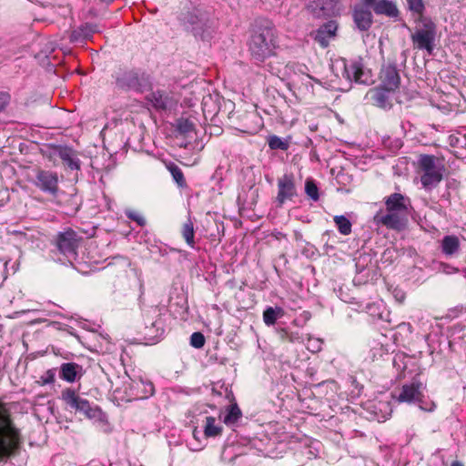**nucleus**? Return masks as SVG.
<instances>
[{
    "label": "nucleus",
    "instance_id": "1",
    "mask_svg": "<svg viewBox=\"0 0 466 466\" xmlns=\"http://www.w3.org/2000/svg\"><path fill=\"white\" fill-rule=\"evenodd\" d=\"M384 204L386 213L378 212L374 216V221L390 229H403L409 215L410 198L400 193H393L384 198Z\"/></svg>",
    "mask_w": 466,
    "mask_h": 466
},
{
    "label": "nucleus",
    "instance_id": "2",
    "mask_svg": "<svg viewBox=\"0 0 466 466\" xmlns=\"http://www.w3.org/2000/svg\"><path fill=\"white\" fill-rule=\"evenodd\" d=\"M277 48L276 29L270 23H266L254 31L249 41V51L253 58L264 61L274 56Z\"/></svg>",
    "mask_w": 466,
    "mask_h": 466
},
{
    "label": "nucleus",
    "instance_id": "3",
    "mask_svg": "<svg viewBox=\"0 0 466 466\" xmlns=\"http://www.w3.org/2000/svg\"><path fill=\"white\" fill-rule=\"evenodd\" d=\"M20 443V431L15 426L5 404L0 401V461L11 456Z\"/></svg>",
    "mask_w": 466,
    "mask_h": 466
},
{
    "label": "nucleus",
    "instance_id": "4",
    "mask_svg": "<svg viewBox=\"0 0 466 466\" xmlns=\"http://www.w3.org/2000/svg\"><path fill=\"white\" fill-rule=\"evenodd\" d=\"M184 25L196 38L208 40L215 33V22L210 15L200 8H194L184 16Z\"/></svg>",
    "mask_w": 466,
    "mask_h": 466
},
{
    "label": "nucleus",
    "instance_id": "5",
    "mask_svg": "<svg viewBox=\"0 0 466 466\" xmlns=\"http://www.w3.org/2000/svg\"><path fill=\"white\" fill-rule=\"evenodd\" d=\"M418 165L422 172L420 183L426 189H431L439 185L442 180L445 167L441 159L433 155H420Z\"/></svg>",
    "mask_w": 466,
    "mask_h": 466
},
{
    "label": "nucleus",
    "instance_id": "6",
    "mask_svg": "<svg viewBox=\"0 0 466 466\" xmlns=\"http://www.w3.org/2000/svg\"><path fill=\"white\" fill-rule=\"evenodd\" d=\"M436 35V25L431 19H423L422 25L416 28L410 36L413 47L425 50L431 55L435 46Z\"/></svg>",
    "mask_w": 466,
    "mask_h": 466
},
{
    "label": "nucleus",
    "instance_id": "7",
    "mask_svg": "<svg viewBox=\"0 0 466 466\" xmlns=\"http://www.w3.org/2000/svg\"><path fill=\"white\" fill-rule=\"evenodd\" d=\"M79 239L73 230L60 233L56 238V248L58 252L65 257V260L58 258L63 264L69 263L73 265L77 258L76 249Z\"/></svg>",
    "mask_w": 466,
    "mask_h": 466
},
{
    "label": "nucleus",
    "instance_id": "8",
    "mask_svg": "<svg viewBox=\"0 0 466 466\" xmlns=\"http://www.w3.org/2000/svg\"><path fill=\"white\" fill-rule=\"evenodd\" d=\"M145 336L148 339H159L165 332V322L162 319L161 309L153 306L148 308L144 314Z\"/></svg>",
    "mask_w": 466,
    "mask_h": 466
},
{
    "label": "nucleus",
    "instance_id": "9",
    "mask_svg": "<svg viewBox=\"0 0 466 466\" xmlns=\"http://www.w3.org/2000/svg\"><path fill=\"white\" fill-rule=\"evenodd\" d=\"M343 76L350 82L370 85L373 83L371 72L364 67L361 59L343 61Z\"/></svg>",
    "mask_w": 466,
    "mask_h": 466
},
{
    "label": "nucleus",
    "instance_id": "10",
    "mask_svg": "<svg viewBox=\"0 0 466 466\" xmlns=\"http://www.w3.org/2000/svg\"><path fill=\"white\" fill-rule=\"evenodd\" d=\"M61 399L70 409L81 412L88 418L95 416L89 401L80 397L75 390L65 389L61 393Z\"/></svg>",
    "mask_w": 466,
    "mask_h": 466
},
{
    "label": "nucleus",
    "instance_id": "11",
    "mask_svg": "<svg viewBox=\"0 0 466 466\" xmlns=\"http://www.w3.org/2000/svg\"><path fill=\"white\" fill-rule=\"evenodd\" d=\"M58 182V176L56 172L39 169L36 172L34 184L42 192L56 197L59 191Z\"/></svg>",
    "mask_w": 466,
    "mask_h": 466
},
{
    "label": "nucleus",
    "instance_id": "12",
    "mask_svg": "<svg viewBox=\"0 0 466 466\" xmlns=\"http://www.w3.org/2000/svg\"><path fill=\"white\" fill-rule=\"evenodd\" d=\"M425 387L422 382L414 380L404 384L398 396H394L398 402L414 403L420 402L423 398Z\"/></svg>",
    "mask_w": 466,
    "mask_h": 466
},
{
    "label": "nucleus",
    "instance_id": "13",
    "mask_svg": "<svg viewBox=\"0 0 466 466\" xmlns=\"http://www.w3.org/2000/svg\"><path fill=\"white\" fill-rule=\"evenodd\" d=\"M48 157L50 159L59 157L63 163L72 170H78L80 168V161L77 158L76 152L68 147H51Z\"/></svg>",
    "mask_w": 466,
    "mask_h": 466
},
{
    "label": "nucleus",
    "instance_id": "14",
    "mask_svg": "<svg viewBox=\"0 0 466 466\" xmlns=\"http://www.w3.org/2000/svg\"><path fill=\"white\" fill-rule=\"evenodd\" d=\"M297 195L294 177L291 174H285L278 180L277 201L282 206L286 200H290Z\"/></svg>",
    "mask_w": 466,
    "mask_h": 466
},
{
    "label": "nucleus",
    "instance_id": "15",
    "mask_svg": "<svg viewBox=\"0 0 466 466\" xmlns=\"http://www.w3.org/2000/svg\"><path fill=\"white\" fill-rule=\"evenodd\" d=\"M367 6L373 8L376 15H384L396 18L399 15V9L395 3L390 0H360Z\"/></svg>",
    "mask_w": 466,
    "mask_h": 466
},
{
    "label": "nucleus",
    "instance_id": "16",
    "mask_svg": "<svg viewBox=\"0 0 466 466\" xmlns=\"http://www.w3.org/2000/svg\"><path fill=\"white\" fill-rule=\"evenodd\" d=\"M370 7L361 3V5H356L353 8V20L357 28L360 31L369 30L372 25L373 17Z\"/></svg>",
    "mask_w": 466,
    "mask_h": 466
},
{
    "label": "nucleus",
    "instance_id": "17",
    "mask_svg": "<svg viewBox=\"0 0 466 466\" xmlns=\"http://www.w3.org/2000/svg\"><path fill=\"white\" fill-rule=\"evenodd\" d=\"M380 81L381 84L380 86L384 89H388V91L396 90L400 82V77L396 66L390 65L383 66L380 71Z\"/></svg>",
    "mask_w": 466,
    "mask_h": 466
},
{
    "label": "nucleus",
    "instance_id": "18",
    "mask_svg": "<svg viewBox=\"0 0 466 466\" xmlns=\"http://www.w3.org/2000/svg\"><path fill=\"white\" fill-rule=\"evenodd\" d=\"M307 8L314 17L320 18L331 15L335 5L333 0H310Z\"/></svg>",
    "mask_w": 466,
    "mask_h": 466
},
{
    "label": "nucleus",
    "instance_id": "19",
    "mask_svg": "<svg viewBox=\"0 0 466 466\" xmlns=\"http://www.w3.org/2000/svg\"><path fill=\"white\" fill-rule=\"evenodd\" d=\"M391 91H388V89H384L381 86L371 88L368 94L367 97L378 107L380 108H390L391 106L390 101V93Z\"/></svg>",
    "mask_w": 466,
    "mask_h": 466
},
{
    "label": "nucleus",
    "instance_id": "20",
    "mask_svg": "<svg viewBox=\"0 0 466 466\" xmlns=\"http://www.w3.org/2000/svg\"><path fill=\"white\" fill-rule=\"evenodd\" d=\"M337 29V23L335 21H329L317 30L315 40L319 43L322 47H326L329 40L335 36Z\"/></svg>",
    "mask_w": 466,
    "mask_h": 466
},
{
    "label": "nucleus",
    "instance_id": "21",
    "mask_svg": "<svg viewBox=\"0 0 466 466\" xmlns=\"http://www.w3.org/2000/svg\"><path fill=\"white\" fill-rule=\"evenodd\" d=\"M83 373L81 365L75 362L63 363L60 367V378L67 382H75Z\"/></svg>",
    "mask_w": 466,
    "mask_h": 466
},
{
    "label": "nucleus",
    "instance_id": "22",
    "mask_svg": "<svg viewBox=\"0 0 466 466\" xmlns=\"http://www.w3.org/2000/svg\"><path fill=\"white\" fill-rule=\"evenodd\" d=\"M116 85L121 88H137L139 86V78L134 71H125L116 76Z\"/></svg>",
    "mask_w": 466,
    "mask_h": 466
},
{
    "label": "nucleus",
    "instance_id": "23",
    "mask_svg": "<svg viewBox=\"0 0 466 466\" xmlns=\"http://www.w3.org/2000/svg\"><path fill=\"white\" fill-rule=\"evenodd\" d=\"M204 435L207 438H215L221 435L223 428L221 423L212 416H207L204 424Z\"/></svg>",
    "mask_w": 466,
    "mask_h": 466
},
{
    "label": "nucleus",
    "instance_id": "24",
    "mask_svg": "<svg viewBox=\"0 0 466 466\" xmlns=\"http://www.w3.org/2000/svg\"><path fill=\"white\" fill-rule=\"evenodd\" d=\"M460 240L454 235L445 236L441 240V251L446 256H452L459 251Z\"/></svg>",
    "mask_w": 466,
    "mask_h": 466
},
{
    "label": "nucleus",
    "instance_id": "25",
    "mask_svg": "<svg viewBox=\"0 0 466 466\" xmlns=\"http://www.w3.org/2000/svg\"><path fill=\"white\" fill-rule=\"evenodd\" d=\"M98 31L99 30L96 25L85 24L71 34V40L77 41L79 38L89 39L95 33H97Z\"/></svg>",
    "mask_w": 466,
    "mask_h": 466
},
{
    "label": "nucleus",
    "instance_id": "26",
    "mask_svg": "<svg viewBox=\"0 0 466 466\" xmlns=\"http://www.w3.org/2000/svg\"><path fill=\"white\" fill-rule=\"evenodd\" d=\"M149 100L157 109H167L172 104L170 97L164 91H156L150 95Z\"/></svg>",
    "mask_w": 466,
    "mask_h": 466
},
{
    "label": "nucleus",
    "instance_id": "27",
    "mask_svg": "<svg viewBox=\"0 0 466 466\" xmlns=\"http://www.w3.org/2000/svg\"><path fill=\"white\" fill-rule=\"evenodd\" d=\"M242 417V412L237 403L231 404L227 408L223 422L228 426L235 425Z\"/></svg>",
    "mask_w": 466,
    "mask_h": 466
},
{
    "label": "nucleus",
    "instance_id": "28",
    "mask_svg": "<svg viewBox=\"0 0 466 466\" xmlns=\"http://www.w3.org/2000/svg\"><path fill=\"white\" fill-rule=\"evenodd\" d=\"M284 315V310L280 307H268L263 312V321L267 326H272L277 319Z\"/></svg>",
    "mask_w": 466,
    "mask_h": 466
},
{
    "label": "nucleus",
    "instance_id": "29",
    "mask_svg": "<svg viewBox=\"0 0 466 466\" xmlns=\"http://www.w3.org/2000/svg\"><path fill=\"white\" fill-rule=\"evenodd\" d=\"M166 167L170 172L174 181L177 184L179 187L183 188L187 187V182L184 177V174L181 168L177 164L173 162H168L167 164H166Z\"/></svg>",
    "mask_w": 466,
    "mask_h": 466
},
{
    "label": "nucleus",
    "instance_id": "30",
    "mask_svg": "<svg viewBox=\"0 0 466 466\" xmlns=\"http://www.w3.org/2000/svg\"><path fill=\"white\" fill-rule=\"evenodd\" d=\"M181 234H182L185 241L187 242V244L189 247L194 248L195 247L194 224L190 219H188L186 223H184V225L182 227Z\"/></svg>",
    "mask_w": 466,
    "mask_h": 466
},
{
    "label": "nucleus",
    "instance_id": "31",
    "mask_svg": "<svg viewBox=\"0 0 466 466\" xmlns=\"http://www.w3.org/2000/svg\"><path fill=\"white\" fill-rule=\"evenodd\" d=\"M177 131L186 137L192 138V134L195 132L194 124L187 118H180L177 122Z\"/></svg>",
    "mask_w": 466,
    "mask_h": 466
},
{
    "label": "nucleus",
    "instance_id": "32",
    "mask_svg": "<svg viewBox=\"0 0 466 466\" xmlns=\"http://www.w3.org/2000/svg\"><path fill=\"white\" fill-rule=\"evenodd\" d=\"M334 222L338 228V230L342 235H350L351 232V223L349 218H347L345 216H335L334 217Z\"/></svg>",
    "mask_w": 466,
    "mask_h": 466
},
{
    "label": "nucleus",
    "instance_id": "33",
    "mask_svg": "<svg viewBox=\"0 0 466 466\" xmlns=\"http://www.w3.org/2000/svg\"><path fill=\"white\" fill-rule=\"evenodd\" d=\"M268 144L270 149L276 150H287L289 148V143L278 136H270L268 138Z\"/></svg>",
    "mask_w": 466,
    "mask_h": 466
},
{
    "label": "nucleus",
    "instance_id": "34",
    "mask_svg": "<svg viewBox=\"0 0 466 466\" xmlns=\"http://www.w3.org/2000/svg\"><path fill=\"white\" fill-rule=\"evenodd\" d=\"M306 194L314 201H318L319 198V188L315 182L311 179H307L305 183Z\"/></svg>",
    "mask_w": 466,
    "mask_h": 466
},
{
    "label": "nucleus",
    "instance_id": "35",
    "mask_svg": "<svg viewBox=\"0 0 466 466\" xmlns=\"http://www.w3.org/2000/svg\"><path fill=\"white\" fill-rule=\"evenodd\" d=\"M407 5L410 11L420 16L422 15L425 10L423 0H407Z\"/></svg>",
    "mask_w": 466,
    "mask_h": 466
},
{
    "label": "nucleus",
    "instance_id": "36",
    "mask_svg": "<svg viewBox=\"0 0 466 466\" xmlns=\"http://www.w3.org/2000/svg\"><path fill=\"white\" fill-rule=\"evenodd\" d=\"M136 386L138 390H141L143 391V394L138 396L139 399H147L148 396L153 395L155 390L152 382H144L141 380L139 382H137Z\"/></svg>",
    "mask_w": 466,
    "mask_h": 466
},
{
    "label": "nucleus",
    "instance_id": "37",
    "mask_svg": "<svg viewBox=\"0 0 466 466\" xmlns=\"http://www.w3.org/2000/svg\"><path fill=\"white\" fill-rule=\"evenodd\" d=\"M205 337L201 332H194L190 337V345L196 349H201L205 345Z\"/></svg>",
    "mask_w": 466,
    "mask_h": 466
},
{
    "label": "nucleus",
    "instance_id": "38",
    "mask_svg": "<svg viewBox=\"0 0 466 466\" xmlns=\"http://www.w3.org/2000/svg\"><path fill=\"white\" fill-rule=\"evenodd\" d=\"M11 100V96L8 92L1 91L0 92V112L4 111L7 106L9 105Z\"/></svg>",
    "mask_w": 466,
    "mask_h": 466
},
{
    "label": "nucleus",
    "instance_id": "39",
    "mask_svg": "<svg viewBox=\"0 0 466 466\" xmlns=\"http://www.w3.org/2000/svg\"><path fill=\"white\" fill-rule=\"evenodd\" d=\"M321 344H322V341L320 339H309V342H308V350L312 351V352H318L321 350Z\"/></svg>",
    "mask_w": 466,
    "mask_h": 466
},
{
    "label": "nucleus",
    "instance_id": "40",
    "mask_svg": "<svg viewBox=\"0 0 466 466\" xmlns=\"http://www.w3.org/2000/svg\"><path fill=\"white\" fill-rule=\"evenodd\" d=\"M127 215L130 219L136 221L139 226H144L146 224V219L144 217L135 211H129Z\"/></svg>",
    "mask_w": 466,
    "mask_h": 466
},
{
    "label": "nucleus",
    "instance_id": "41",
    "mask_svg": "<svg viewBox=\"0 0 466 466\" xmlns=\"http://www.w3.org/2000/svg\"><path fill=\"white\" fill-rule=\"evenodd\" d=\"M451 466H464L461 461H454Z\"/></svg>",
    "mask_w": 466,
    "mask_h": 466
},
{
    "label": "nucleus",
    "instance_id": "42",
    "mask_svg": "<svg viewBox=\"0 0 466 466\" xmlns=\"http://www.w3.org/2000/svg\"><path fill=\"white\" fill-rule=\"evenodd\" d=\"M198 430H197V429H195V430H194V431H193V435H194V437H195V438H197V433H198Z\"/></svg>",
    "mask_w": 466,
    "mask_h": 466
},
{
    "label": "nucleus",
    "instance_id": "43",
    "mask_svg": "<svg viewBox=\"0 0 466 466\" xmlns=\"http://www.w3.org/2000/svg\"><path fill=\"white\" fill-rule=\"evenodd\" d=\"M334 5H336V0H333Z\"/></svg>",
    "mask_w": 466,
    "mask_h": 466
}]
</instances>
